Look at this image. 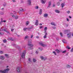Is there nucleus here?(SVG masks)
Masks as SVG:
<instances>
[{
    "label": "nucleus",
    "instance_id": "1",
    "mask_svg": "<svg viewBox=\"0 0 73 73\" xmlns=\"http://www.w3.org/2000/svg\"><path fill=\"white\" fill-rule=\"evenodd\" d=\"M32 42V40L30 39L28 40V45L31 46L29 47L28 48V50H32L33 49V44H31Z\"/></svg>",
    "mask_w": 73,
    "mask_h": 73
},
{
    "label": "nucleus",
    "instance_id": "2",
    "mask_svg": "<svg viewBox=\"0 0 73 73\" xmlns=\"http://www.w3.org/2000/svg\"><path fill=\"white\" fill-rule=\"evenodd\" d=\"M26 53V50H25L23 51V53L20 54V56L23 58H25V54Z\"/></svg>",
    "mask_w": 73,
    "mask_h": 73
},
{
    "label": "nucleus",
    "instance_id": "3",
    "mask_svg": "<svg viewBox=\"0 0 73 73\" xmlns=\"http://www.w3.org/2000/svg\"><path fill=\"white\" fill-rule=\"evenodd\" d=\"M9 70V68H7L4 70L3 71V70H0V72L2 73H8V70Z\"/></svg>",
    "mask_w": 73,
    "mask_h": 73
},
{
    "label": "nucleus",
    "instance_id": "4",
    "mask_svg": "<svg viewBox=\"0 0 73 73\" xmlns=\"http://www.w3.org/2000/svg\"><path fill=\"white\" fill-rule=\"evenodd\" d=\"M12 17L14 18V19H15V20H17V19H18L19 18V17L17 15L15 16V15H12Z\"/></svg>",
    "mask_w": 73,
    "mask_h": 73
},
{
    "label": "nucleus",
    "instance_id": "5",
    "mask_svg": "<svg viewBox=\"0 0 73 73\" xmlns=\"http://www.w3.org/2000/svg\"><path fill=\"white\" fill-rule=\"evenodd\" d=\"M39 44L42 46H43V47H46V44H43V43L42 42H39Z\"/></svg>",
    "mask_w": 73,
    "mask_h": 73
},
{
    "label": "nucleus",
    "instance_id": "6",
    "mask_svg": "<svg viewBox=\"0 0 73 73\" xmlns=\"http://www.w3.org/2000/svg\"><path fill=\"white\" fill-rule=\"evenodd\" d=\"M12 44V45H13L14 46H15V47L17 48H20V46H19L17 45H16V44H15L14 43H13Z\"/></svg>",
    "mask_w": 73,
    "mask_h": 73
},
{
    "label": "nucleus",
    "instance_id": "7",
    "mask_svg": "<svg viewBox=\"0 0 73 73\" xmlns=\"http://www.w3.org/2000/svg\"><path fill=\"white\" fill-rule=\"evenodd\" d=\"M71 36H72V33H69L67 34V36L68 38H71Z\"/></svg>",
    "mask_w": 73,
    "mask_h": 73
},
{
    "label": "nucleus",
    "instance_id": "8",
    "mask_svg": "<svg viewBox=\"0 0 73 73\" xmlns=\"http://www.w3.org/2000/svg\"><path fill=\"white\" fill-rule=\"evenodd\" d=\"M21 70V68L18 67L17 68V72H20Z\"/></svg>",
    "mask_w": 73,
    "mask_h": 73
},
{
    "label": "nucleus",
    "instance_id": "9",
    "mask_svg": "<svg viewBox=\"0 0 73 73\" xmlns=\"http://www.w3.org/2000/svg\"><path fill=\"white\" fill-rule=\"evenodd\" d=\"M20 12H24L26 11V9H23V8H20L19 9Z\"/></svg>",
    "mask_w": 73,
    "mask_h": 73
},
{
    "label": "nucleus",
    "instance_id": "10",
    "mask_svg": "<svg viewBox=\"0 0 73 73\" xmlns=\"http://www.w3.org/2000/svg\"><path fill=\"white\" fill-rule=\"evenodd\" d=\"M46 1V0H41V3H42V4H45Z\"/></svg>",
    "mask_w": 73,
    "mask_h": 73
},
{
    "label": "nucleus",
    "instance_id": "11",
    "mask_svg": "<svg viewBox=\"0 0 73 73\" xmlns=\"http://www.w3.org/2000/svg\"><path fill=\"white\" fill-rule=\"evenodd\" d=\"M69 30H66L64 31V33H69Z\"/></svg>",
    "mask_w": 73,
    "mask_h": 73
},
{
    "label": "nucleus",
    "instance_id": "12",
    "mask_svg": "<svg viewBox=\"0 0 73 73\" xmlns=\"http://www.w3.org/2000/svg\"><path fill=\"white\" fill-rule=\"evenodd\" d=\"M0 58L1 60H3L5 59V57L4 56H0Z\"/></svg>",
    "mask_w": 73,
    "mask_h": 73
},
{
    "label": "nucleus",
    "instance_id": "13",
    "mask_svg": "<svg viewBox=\"0 0 73 73\" xmlns=\"http://www.w3.org/2000/svg\"><path fill=\"white\" fill-rule=\"evenodd\" d=\"M45 33L44 34V36H43V38L44 39L46 38V36H47V35H48V33Z\"/></svg>",
    "mask_w": 73,
    "mask_h": 73
},
{
    "label": "nucleus",
    "instance_id": "14",
    "mask_svg": "<svg viewBox=\"0 0 73 73\" xmlns=\"http://www.w3.org/2000/svg\"><path fill=\"white\" fill-rule=\"evenodd\" d=\"M43 16L44 17H48V14L45 13L44 14Z\"/></svg>",
    "mask_w": 73,
    "mask_h": 73
},
{
    "label": "nucleus",
    "instance_id": "15",
    "mask_svg": "<svg viewBox=\"0 0 73 73\" xmlns=\"http://www.w3.org/2000/svg\"><path fill=\"white\" fill-rule=\"evenodd\" d=\"M40 58H41V60H46V58H44L42 56H40Z\"/></svg>",
    "mask_w": 73,
    "mask_h": 73
},
{
    "label": "nucleus",
    "instance_id": "16",
    "mask_svg": "<svg viewBox=\"0 0 73 73\" xmlns=\"http://www.w3.org/2000/svg\"><path fill=\"white\" fill-rule=\"evenodd\" d=\"M35 25H38V20H36V22L35 23Z\"/></svg>",
    "mask_w": 73,
    "mask_h": 73
},
{
    "label": "nucleus",
    "instance_id": "17",
    "mask_svg": "<svg viewBox=\"0 0 73 73\" xmlns=\"http://www.w3.org/2000/svg\"><path fill=\"white\" fill-rule=\"evenodd\" d=\"M55 12L56 13H60V11L56 9L55 11Z\"/></svg>",
    "mask_w": 73,
    "mask_h": 73
},
{
    "label": "nucleus",
    "instance_id": "18",
    "mask_svg": "<svg viewBox=\"0 0 73 73\" xmlns=\"http://www.w3.org/2000/svg\"><path fill=\"white\" fill-rule=\"evenodd\" d=\"M28 3L29 4V5H31V0H28Z\"/></svg>",
    "mask_w": 73,
    "mask_h": 73
},
{
    "label": "nucleus",
    "instance_id": "19",
    "mask_svg": "<svg viewBox=\"0 0 73 73\" xmlns=\"http://www.w3.org/2000/svg\"><path fill=\"white\" fill-rule=\"evenodd\" d=\"M39 15H41L42 14V9H40L39 11Z\"/></svg>",
    "mask_w": 73,
    "mask_h": 73
},
{
    "label": "nucleus",
    "instance_id": "20",
    "mask_svg": "<svg viewBox=\"0 0 73 73\" xmlns=\"http://www.w3.org/2000/svg\"><path fill=\"white\" fill-rule=\"evenodd\" d=\"M56 50V53H60V50H59L58 49L56 50Z\"/></svg>",
    "mask_w": 73,
    "mask_h": 73
},
{
    "label": "nucleus",
    "instance_id": "21",
    "mask_svg": "<svg viewBox=\"0 0 73 73\" xmlns=\"http://www.w3.org/2000/svg\"><path fill=\"white\" fill-rule=\"evenodd\" d=\"M29 38V36H26L25 38V40H26V39H27V38Z\"/></svg>",
    "mask_w": 73,
    "mask_h": 73
},
{
    "label": "nucleus",
    "instance_id": "22",
    "mask_svg": "<svg viewBox=\"0 0 73 73\" xmlns=\"http://www.w3.org/2000/svg\"><path fill=\"white\" fill-rule=\"evenodd\" d=\"M48 7H49L51 5V2H50V1H49L48 2Z\"/></svg>",
    "mask_w": 73,
    "mask_h": 73
},
{
    "label": "nucleus",
    "instance_id": "23",
    "mask_svg": "<svg viewBox=\"0 0 73 73\" xmlns=\"http://www.w3.org/2000/svg\"><path fill=\"white\" fill-rule=\"evenodd\" d=\"M51 25H54V26H56V25L55 24V23L53 22H51Z\"/></svg>",
    "mask_w": 73,
    "mask_h": 73
},
{
    "label": "nucleus",
    "instance_id": "24",
    "mask_svg": "<svg viewBox=\"0 0 73 73\" xmlns=\"http://www.w3.org/2000/svg\"><path fill=\"white\" fill-rule=\"evenodd\" d=\"M39 49L40 50H41V51H42V50H43V48L41 47H40L39 48Z\"/></svg>",
    "mask_w": 73,
    "mask_h": 73
},
{
    "label": "nucleus",
    "instance_id": "25",
    "mask_svg": "<svg viewBox=\"0 0 73 73\" xmlns=\"http://www.w3.org/2000/svg\"><path fill=\"white\" fill-rule=\"evenodd\" d=\"M70 67H71L70 65H68L67 66V68H70Z\"/></svg>",
    "mask_w": 73,
    "mask_h": 73
},
{
    "label": "nucleus",
    "instance_id": "26",
    "mask_svg": "<svg viewBox=\"0 0 73 73\" xmlns=\"http://www.w3.org/2000/svg\"><path fill=\"white\" fill-rule=\"evenodd\" d=\"M47 29V27H45V28H44V31H45V32H44V33H46V30Z\"/></svg>",
    "mask_w": 73,
    "mask_h": 73
},
{
    "label": "nucleus",
    "instance_id": "27",
    "mask_svg": "<svg viewBox=\"0 0 73 73\" xmlns=\"http://www.w3.org/2000/svg\"><path fill=\"white\" fill-rule=\"evenodd\" d=\"M29 21H27L26 23V25H29Z\"/></svg>",
    "mask_w": 73,
    "mask_h": 73
},
{
    "label": "nucleus",
    "instance_id": "28",
    "mask_svg": "<svg viewBox=\"0 0 73 73\" xmlns=\"http://www.w3.org/2000/svg\"><path fill=\"white\" fill-rule=\"evenodd\" d=\"M64 3H62L61 4V7H62V8H63V7H64Z\"/></svg>",
    "mask_w": 73,
    "mask_h": 73
},
{
    "label": "nucleus",
    "instance_id": "29",
    "mask_svg": "<svg viewBox=\"0 0 73 73\" xmlns=\"http://www.w3.org/2000/svg\"><path fill=\"white\" fill-rule=\"evenodd\" d=\"M62 42H63L64 43H65V42H66V40L65 39L63 40H62Z\"/></svg>",
    "mask_w": 73,
    "mask_h": 73
},
{
    "label": "nucleus",
    "instance_id": "30",
    "mask_svg": "<svg viewBox=\"0 0 73 73\" xmlns=\"http://www.w3.org/2000/svg\"><path fill=\"white\" fill-rule=\"evenodd\" d=\"M27 29H28V28H25L23 29V31H25Z\"/></svg>",
    "mask_w": 73,
    "mask_h": 73
},
{
    "label": "nucleus",
    "instance_id": "31",
    "mask_svg": "<svg viewBox=\"0 0 73 73\" xmlns=\"http://www.w3.org/2000/svg\"><path fill=\"white\" fill-rule=\"evenodd\" d=\"M66 13H67V14H69V13H70V11H68L66 12Z\"/></svg>",
    "mask_w": 73,
    "mask_h": 73
},
{
    "label": "nucleus",
    "instance_id": "32",
    "mask_svg": "<svg viewBox=\"0 0 73 73\" xmlns=\"http://www.w3.org/2000/svg\"><path fill=\"white\" fill-rule=\"evenodd\" d=\"M4 53V52L2 51H0V54H3Z\"/></svg>",
    "mask_w": 73,
    "mask_h": 73
},
{
    "label": "nucleus",
    "instance_id": "33",
    "mask_svg": "<svg viewBox=\"0 0 73 73\" xmlns=\"http://www.w3.org/2000/svg\"><path fill=\"white\" fill-rule=\"evenodd\" d=\"M33 62H36V59H35L34 58L33 59Z\"/></svg>",
    "mask_w": 73,
    "mask_h": 73
},
{
    "label": "nucleus",
    "instance_id": "34",
    "mask_svg": "<svg viewBox=\"0 0 73 73\" xmlns=\"http://www.w3.org/2000/svg\"><path fill=\"white\" fill-rule=\"evenodd\" d=\"M35 8L36 9H38V6H36V7H35Z\"/></svg>",
    "mask_w": 73,
    "mask_h": 73
},
{
    "label": "nucleus",
    "instance_id": "35",
    "mask_svg": "<svg viewBox=\"0 0 73 73\" xmlns=\"http://www.w3.org/2000/svg\"><path fill=\"white\" fill-rule=\"evenodd\" d=\"M66 48L68 49H70V48L69 47V46H67Z\"/></svg>",
    "mask_w": 73,
    "mask_h": 73
},
{
    "label": "nucleus",
    "instance_id": "36",
    "mask_svg": "<svg viewBox=\"0 0 73 73\" xmlns=\"http://www.w3.org/2000/svg\"><path fill=\"white\" fill-rule=\"evenodd\" d=\"M3 42H7V40L6 39H5L3 40Z\"/></svg>",
    "mask_w": 73,
    "mask_h": 73
},
{
    "label": "nucleus",
    "instance_id": "37",
    "mask_svg": "<svg viewBox=\"0 0 73 73\" xmlns=\"http://www.w3.org/2000/svg\"><path fill=\"white\" fill-rule=\"evenodd\" d=\"M0 15H3V14H4V13H3V12L1 11H0Z\"/></svg>",
    "mask_w": 73,
    "mask_h": 73
},
{
    "label": "nucleus",
    "instance_id": "38",
    "mask_svg": "<svg viewBox=\"0 0 73 73\" xmlns=\"http://www.w3.org/2000/svg\"><path fill=\"white\" fill-rule=\"evenodd\" d=\"M60 35L62 37V36H63V35H62V33H60Z\"/></svg>",
    "mask_w": 73,
    "mask_h": 73
},
{
    "label": "nucleus",
    "instance_id": "39",
    "mask_svg": "<svg viewBox=\"0 0 73 73\" xmlns=\"http://www.w3.org/2000/svg\"><path fill=\"white\" fill-rule=\"evenodd\" d=\"M3 5L4 7H5L6 5H7V4H6V3H5L4 4H3Z\"/></svg>",
    "mask_w": 73,
    "mask_h": 73
},
{
    "label": "nucleus",
    "instance_id": "40",
    "mask_svg": "<svg viewBox=\"0 0 73 73\" xmlns=\"http://www.w3.org/2000/svg\"><path fill=\"white\" fill-rule=\"evenodd\" d=\"M6 20H5L3 21H1V22L2 23V22H4V23H6Z\"/></svg>",
    "mask_w": 73,
    "mask_h": 73
},
{
    "label": "nucleus",
    "instance_id": "41",
    "mask_svg": "<svg viewBox=\"0 0 73 73\" xmlns=\"http://www.w3.org/2000/svg\"><path fill=\"white\" fill-rule=\"evenodd\" d=\"M66 52V50H65L64 51H63L62 52V53H65V52Z\"/></svg>",
    "mask_w": 73,
    "mask_h": 73
},
{
    "label": "nucleus",
    "instance_id": "42",
    "mask_svg": "<svg viewBox=\"0 0 73 73\" xmlns=\"http://www.w3.org/2000/svg\"><path fill=\"white\" fill-rule=\"evenodd\" d=\"M60 3L59 2H58L57 3V5H58V6H59V5H60Z\"/></svg>",
    "mask_w": 73,
    "mask_h": 73
},
{
    "label": "nucleus",
    "instance_id": "43",
    "mask_svg": "<svg viewBox=\"0 0 73 73\" xmlns=\"http://www.w3.org/2000/svg\"><path fill=\"white\" fill-rule=\"evenodd\" d=\"M71 52H73V47L72 48V49L71 50Z\"/></svg>",
    "mask_w": 73,
    "mask_h": 73
},
{
    "label": "nucleus",
    "instance_id": "44",
    "mask_svg": "<svg viewBox=\"0 0 73 73\" xmlns=\"http://www.w3.org/2000/svg\"><path fill=\"white\" fill-rule=\"evenodd\" d=\"M53 53H54V54L55 55H56V52H55V51H53Z\"/></svg>",
    "mask_w": 73,
    "mask_h": 73
},
{
    "label": "nucleus",
    "instance_id": "45",
    "mask_svg": "<svg viewBox=\"0 0 73 73\" xmlns=\"http://www.w3.org/2000/svg\"><path fill=\"white\" fill-rule=\"evenodd\" d=\"M33 35H32L31 36V38H33Z\"/></svg>",
    "mask_w": 73,
    "mask_h": 73
},
{
    "label": "nucleus",
    "instance_id": "46",
    "mask_svg": "<svg viewBox=\"0 0 73 73\" xmlns=\"http://www.w3.org/2000/svg\"><path fill=\"white\" fill-rule=\"evenodd\" d=\"M2 31H4L5 32H6V31H6V29H2Z\"/></svg>",
    "mask_w": 73,
    "mask_h": 73
},
{
    "label": "nucleus",
    "instance_id": "47",
    "mask_svg": "<svg viewBox=\"0 0 73 73\" xmlns=\"http://www.w3.org/2000/svg\"><path fill=\"white\" fill-rule=\"evenodd\" d=\"M0 35H4V33H0Z\"/></svg>",
    "mask_w": 73,
    "mask_h": 73
},
{
    "label": "nucleus",
    "instance_id": "48",
    "mask_svg": "<svg viewBox=\"0 0 73 73\" xmlns=\"http://www.w3.org/2000/svg\"><path fill=\"white\" fill-rule=\"evenodd\" d=\"M56 39L57 41H58V40H59V38H56Z\"/></svg>",
    "mask_w": 73,
    "mask_h": 73
},
{
    "label": "nucleus",
    "instance_id": "49",
    "mask_svg": "<svg viewBox=\"0 0 73 73\" xmlns=\"http://www.w3.org/2000/svg\"><path fill=\"white\" fill-rule=\"evenodd\" d=\"M13 31H14V29H11V32H13Z\"/></svg>",
    "mask_w": 73,
    "mask_h": 73
},
{
    "label": "nucleus",
    "instance_id": "50",
    "mask_svg": "<svg viewBox=\"0 0 73 73\" xmlns=\"http://www.w3.org/2000/svg\"><path fill=\"white\" fill-rule=\"evenodd\" d=\"M55 5H55V4H53V7H55Z\"/></svg>",
    "mask_w": 73,
    "mask_h": 73
},
{
    "label": "nucleus",
    "instance_id": "51",
    "mask_svg": "<svg viewBox=\"0 0 73 73\" xmlns=\"http://www.w3.org/2000/svg\"><path fill=\"white\" fill-rule=\"evenodd\" d=\"M13 2H16V0H13Z\"/></svg>",
    "mask_w": 73,
    "mask_h": 73
},
{
    "label": "nucleus",
    "instance_id": "52",
    "mask_svg": "<svg viewBox=\"0 0 73 73\" xmlns=\"http://www.w3.org/2000/svg\"><path fill=\"white\" fill-rule=\"evenodd\" d=\"M5 56L7 57V56H8V54H5Z\"/></svg>",
    "mask_w": 73,
    "mask_h": 73
},
{
    "label": "nucleus",
    "instance_id": "53",
    "mask_svg": "<svg viewBox=\"0 0 73 73\" xmlns=\"http://www.w3.org/2000/svg\"><path fill=\"white\" fill-rule=\"evenodd\" d=\"M36 54H37L38 53V51H36Z\"/></svg>",
    "mask_w": 73,
    "mask_h": 73
},
{
    "label": "nucleus",
    "instance_id": "54",
    "mask_svg": "<svg viewBox=\"0 0 73 73\" xmlns=\"http://www.w3.org/2000/svg\"><path fill=\"white\" fill-rule=\"evenodd\" d=\"M29 61H31V59L30 58H29Z\"/></svg>",
    "mask_w": 73,
    "mask_h": 73
},
{
    "label": "nucleus",
    "instance_id": "55",
    "mask_svg": "<svg viewBox=\"0 0 73 73\" xmlns=\"http://www.w3.org/2000/svg\"><path fill=\"white\" fill-rule=\"evenodd\" d=\"M66 20H67V21H69V19H68L67 18Z\"/></svg>",
    "mask_w": 73,
    "mask_h": 73
},
{
    "label": "nucleus",
    "instance_id": "56",
    "mask_svg": "<svg viewBox=\"0 0 73 73\" xmlns=\"http://www.w3.org/2000/svg\"><path fill=\"white\" fill-rule=\"evenodd\" d=\"M42 28V26H40V29Z\"/></svg>",
    "mask_w": 73,
    "mask_h": 73
},
{
    "label": "nucleus",
    "instance_id": "57",
    "mask_svg": "<svg viewBox=\"0 0 73 73\" xmlns=\"http://www.w3.org/2000/svg\"><path fill=\"white\" fill-rule=\"evenodd\" d=\"M53 29H56V27H53Z\"/></svg>",
    "mask_w": 73,
    "mask_h": 73
},
{
    "label": "nucleus",
    "instance_id": "58",
    "mask_svg": "<svg viewBox=\"0 0 73 73\" xmlns=\"http://www.w3.org/2000/svg\"><path fill=\"white\" fill-rule=\"evenodd\" d=\"M12 38H9V40H12Z\"/></svg>",
    "mask_w": 73,
    "mask_h": 73
},
{
    "label": "nucleus",
    "instance_id": "59",
    "mask_svg": "<svg viewBox=\"0 0 73 73\" xmlns=\"http://www.w3.org/2000/svg\"><path fill=\"white\" fill-rule=\"evenodd\" d=\"M36 38H39V37L38 36H37L36 37Z\"/></svg>",
    "mask_w": 73,
    "mask_h": 73
},
{
    "label": "nucleus",
    "instance_id": "60",
    "mask_svg": "<svg viewBox=\"0 0 73 73\" xmlns=\"http://www.w3.org/2000/svg\"><path fill=\"white\" fill-rule=\"evenodd\" d=\"M6 32H7V33H9V32H8V31H6Z\"/></svg>",
    "mask_w": 73,
    "mask_h": 73
},
{
    "label": "nucleus",
    "instance_id": "61",
    "mask_svg": "<svg viewBox=\"0 0 73 73\" xmlns=\"http://www.w3.org/2000/svg\"><path fill=\"white\" fill-rule=\"evenodd\" d=\"M9 21H11V19L9 18Z\"/></svg>",
    "mask_w": 73,
    "mask_h": 73
},
{
    "label": "nucleus",
    "instance_id": "62",
    "mask_svg": "<svg viewBox=\"0 0 73 73\" xmlns=\"http://www.w3.org/2000/svg\"><path fill=\"white\" fill-rule=\"evenodd\" d=\"M39 25H42V24H41V23H40V24H39Z\"/></svg>",
    "mask_w": 73,
    "mask_h": 73
},
{
    "label": "nucleus",
    "instance_id": "63",
    "mask_svg": "<svg viewBox=\"0 0 73 73\" xmlns=\"http://www.w3.org/2000/svg\"><path fill=\"white\" fill-rule=\"evenodd\" d=\"M3 9H4V8H2L1 10H3Z\"/></svg>",
    "mask_w": 73,
    "mask_h": 73
},
{
    "label": "nucleus",
    "instance_id": "64",
    "mask_svg": "<svg viewBox=\"0 0 73 73\" xmlns=\"http://www.w3.org/2000/svg\"><path fill=\"white\" fill-rule=\"evenodd\" d=\"M72 36H73V33H72Z\"/></svg>",
    "mask_w": 73,
    "mask_h": 73
}]
</instances>
